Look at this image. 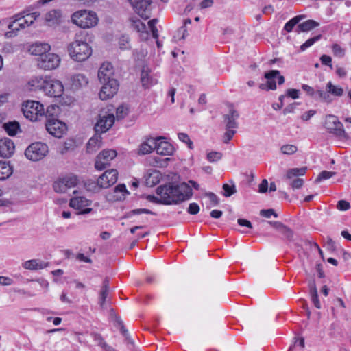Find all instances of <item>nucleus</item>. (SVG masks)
<instances>
[{
	"label": "nucleus",
	"mask_w": 351,
	"mask_h": 351,
	"mask_svg": "<svg viewBox=\"0 0 351 351\" xmlns=\"http://www.w3.org/2000/svg\"><path fill=\"white\" fill-rule=\"evenodd\" d=\"M49 265L48 263L38 259H31L23 263L22 266L25 269L38 270L43 269Z\"/></svg>",
	"instance_id": "obj_26"
},
{
	"label": "nucleus",
	"mask_w": 351,
	"mask_h": 351,
	"mask_svg": "<svg viewBox=\"0 0 351 351\" xmlns=\"http://www.w3.org/2000/svg\"><path fill=\"white\" fill-rule=\"evenodd\" d=\"M113 67L110 62H105L101 64L98 71V78L101 83L107 82L114 80L112 78Z\"/></svg>",
	"instance_id": "obj_20"
},
{
	"label": "nucleus",
	"mask_w": 351,
	"mask_h": 351,
	"mask_svg": "<svg viewBox=\"0 0 351 351\" xmlns=\"http://www.w3.org/2000/svg\"><path fill=\"white\" fill-rule=\"evenodd\" d=\"M156 193L159 196L157 202L163 204H176L183 202L182 195H177L173 193L172 183L158 187Z\"/></svg>",
	"instance_id": "obj_3"
},
{
	"label": "nucleus",
	"mask_w": 351,
	"mask_h": 351,
	"mask_svg": "<svg viewBox=\"0 0 351 351\" xmlns=\"http://www.w3.org/2000/svg\"><path fill=\"white\" fill-rule=\"evenodd\" d=\"M2 51L6 53H13L14 51V47L12 44L7 43L3 45Z\"/></svg>",
	"instance_id": "obj_63"
},
{
	"label": "nucleus",
	"mask_w": 351,
	"mask_h": 351,
	"mask_svg": "<svg viewBox=\"0 0 351 351\" xmlns=\"http://www.w3.org/2000/svg\"><path fill=\"white\" fill-rule=\"evenodd\" d=\"M14 145L12 140L8 138L0 139V156L10 157L14 151Z\"/></svg>",
	"instance_id": "obj_22"
},
{
	"label": "nucleus",
	"mask_w": 351,
	"mask_h": 351,
	"mask_svg": "<svg viewBox=\"0 0 351 351\" xmlns=\"http://www.w3.org/2000/svg\"><path fill=\"white\" fill-rule=\"evenodd\" d=\"M118 175L115 169L107 170L98 178V184L102 189H108L117 182Z\"/></svg>",
	"instance_id": "obj_15"
},
{
	"label": "nucleus",
	"mask_w": 351,
	"mask_h": 351,
	"mask_svg": "<svg viewBox=\"0 0 351 351\" xmlns=\"http://www.w3.org/2000/svg\"><path fill=\"white\" fill-rule=\"evenodd\" d=\"M343 94V89L339 86H335L329 82L326 86V91L317 90L319 100L322 102L330 104L332 101L330 95L341 97Z\"/></svg>",
	"instance_id": "obj_10"
},
{
	"label": "nucleus",
	"mask_w": 351,
	"mask_h": 351,
	"mask_svg": "<svg viewBox=\"0 0 351 351\" xmlns=\"http://www.w3.org/2000/svg\"><path fill=\"white\" fill-rule=\"evenodd\" d=\"M135 12L143 19H147L151 15L150 0H130Z\"/></svg>",
	"instance_id": "obj_13"
},
{
	"label": "nucleus",
	"mask_w": 351,
	"mask_h": 351,
	"mask_svg": "<svg viewBox=\"0 0 351 351\" xmlns=\"http://www.w3.org/2000/svg\"><path fill=\"white\" fill-rule=\"evenodd\" d=\"M128 114V108L125 106L121 105L119 106L116 110V117L117 119H121L127 116Z\"/></svg>",
	"instance_id": "obj_46"
},
{
	"label": "nucleus",
	"mask_w": 351,
	"mask_h": 351,
	"mask_svg": "<svg viewBox=\"0 0 351 351\" xmlns=\"http://www.w3.org/2000/svg\"><path fill=\"white\" fill-rule=\"evenodd\" d=\"M143 213L155 215L154 213H153L152 211H151L149 209L140 208V209H134V210H131L130 212H129L127 214V216L130 217L132 215H140V214H143Z\"/></svg>",
	"instance_id": "obj_55"
},
{
	"label": "nucleus",
	"mask_w": 351,
	"mask_h": 351,
	"mask_svg": "<svg viewBox=\"0 0 351 351\" xmlns=\"http://www.w3.org/2000/svg\"><path fill=\"white\" fill-rule=\"evenodd\" d=\"M280 233L283 234L288 241H291L293 240V232L287 226H285Z\"/></svg>",
	"instance_id": "obj_52"
},
{
	"label": "nucleus",
	"mask_w": 351,
	"mask_h": 351,
	"mask_svg": "<svg viewBox=\"0 0 351 351\" xmlns=\"http://www.w3.org/2000/svg\"><path fill=\"white\" fill-rule=\"evenodd\" d=\"M114 194L113 198L112 199L114 201H120L124 199L125 196L128 194L125 185L123 184H118L114 189Z\"/></svg>",
	"instance_id": "obj_34"
},
{
	"label": "nucleus",
	"mask_w": 351,
	"mask_h": 351,
	"mask_svg": "<svg viewBox=\"0 0 351 351\" xmlns=\"http://www.w3.org/2000/svg\"><path fill=\"white\" fill-rule=\"evenodd\" d=\"M258 191L260 193H264L267 191L268 189V182L266 179H263L261 184L258 186Z\"/></svg>",
	"instance_id": "obj_64"
},
{
	"label": "nucleus",
	"mask_w": 351,
	"mask_h": 351,
	"mask_svg": "<svg viewBox=\"0 0 351 351\" xmlns=\"http://www.w3.org/2000/svg\"><path fill=\"white\" fill-rule=\"evenodd\" d=\"M304 15H298L289 20L285 25L284 29L287 32H291L295 25H297L302 19H304Z\"/></svg>",
	"instance_id": "obj_37"
},
{
	"label": "nucleus",
	"mask_w": 351,
	"mask_h": 351,
	"mask_svg": "<svg viewBox=\"0 0 351 351\" xmlns=\"http://www.w3.org/2000/svg\"><path fill=\"white\" fill-rule=\"evenodd\" d=\"M264 76L267 80V89H276V84L273 80L275 77L278 78V83L279 85H281L285 82V77L280 75V72L278 70H271L266 72Z\"/></svg>",
	"instance_id": "obj_21"
},
{
	"label": "nucleus",
	"mask_w": 351,
	"mask_h": 351,
	"mask_svg": "<svg viewBox=\"0 0 351 351\" xmlns=\"http://www.w3.org/2000/svg\"><path fill=\"white\" fill-rule=\"evenodd\" d=\"M4 128L10 136H14L19 129V125L17 122H10L4 125Z\"/></svg>",
	"instance_id": "obj_39"
},
{
	"label": "nucleus",
	"mask_w": 351,
	"mask_h": 351,
	"mask_svg": "<svg viewBox=\"0 0 351 351\" xmlns=\"http://www.w3.org/2000/svg\"><path fill=\"white\" fill-rule=\"evenodd\" d=\"M239 112L234 108H230L229 113L224 115V121L226 122V128H234L238 127V123L237 121L239 118Z\"/></svg>",
	"instance_id": "obj_25"
},
{
	"label": "nucleus",
	"mask_w": 351,
	"mask_h": 351,
	"mask_svg": "<svg viewBox=\"0 0 351 351\" xmlns=\"http://www.w3.org/2000/svg\"><path fill=\"white\" fill-rule=\"evenodd\" d=\"M117 154L114 149H104L97 156L95 168L101 171L110 165V162L115 158Z\"/></svg>",
	"instance_id": "obj_11"
},
{
	"label": "nucleus",
	"mask_w": 351,
	"mask_h": 351,
	"mask_svg": "<svg viewBox=\"0 0 351 351\" xmlns=\"http://www.w3.org/2000/svg\"><path fill=\"white\" fill-rule=\"evenodd\" d=\"M332 51L335 56L341 58L344 56V50L337 44L332 45Z\"/></svg>",
	"instance_id": "obj_58"
},
{
	"label": "nucleus",
	"mask_w": 351,
	"mask_h": 351,
	"mask_svg": "<svg viewBox=\"0 0 351 351\" xmlns=\"http://www.w3.org/2000/svg\"><path fill=\"white\" fill-rule=\"evenodd\" d=\"M47 131L56 138H60L66 130V124L56 118H49L45 123Z\"/></svg>",
	"instance_id": "obj_12"
},
{
	"label": "nucleus",
	"mask_w": 351,
	"mask_h": 351,
	"mask_svg": "<svg viewBox=\"0 0 351 351\" xmlns=\"http://www.w3.org/2000/svg\"><path fill=\"white\" fill-rule=\"evenodd\" d=\"M325 128L327 131L341 140L349 139L348 134L343 129V124L338 120L335 115H327L326 117Z\"/></svg>",
	"instance_id": "obj_6"
},
{
	"label": "nucleus",
	"mask_w": 351,
	"mask_h": 351,
	"mask_svg": "<svg viewBox=\"0 0 351 351\" xmlns=\"http://www.w3.org/2000/svg\"><path fill=\"white\" fill-rule=\"evenodd\" d=\"M101 84L103 86L99 93V97L101 100L110 99L117 93L119 87V83L117 80H110Z\"/></svg>",
	"instance_id": "obj_16"
},
{
	"label": "nucleus",
	"mask_w": 351,
	"mask_h": 351,
	"mask_svg": "<svg viewBox=\"0 0 351 351\" xmlns=\"http://www.w3.org/2000/svg\"><path fill=\"white\" fill-rule=\"evenodd\" d=\"M280 150L284 154L291 155L298 151V147L294 145H285L281 147Z\"/></svg>",
	"instance_id": "obj_45"
},
{
	"label": "nucleus",
	"mask_w": 351,
	"mask_h": 351,
	"mask_svg": "<svg viewBox=\"0 0 351 351\" xmlns=\"http://www.w3.org/2000/svg\"><path fill=\"white\" fill-rule=\"evenodd\" d=\"M304 184V180L302 178H297L294 179L291 183L290 185L293 189H298L302 186Z\"/></svg>",
	"instance_id": "obj_60"
},
{
	"label": "nucleus",
	"mask_w": 351,
	"mask_h": 351,
	"mask_svg": "<svg viewBox=\"0 0 351 351\" xmlns=\"http://www.w3.org/2000/svg\"><path fill=\"white\" fill-rule=\"evenodd\" d=\"M85 186H86V190H88L89 191L94 192V193H97L100 191V189H102L98 184V179L97 180V182H94V181H91V180L88 181L85 184Z\"/></svg>",
	"instance_id": "obj_42"
},
{
	"label": "nucleus",
	"mask_w": 351,
	"mask_h": 351,
	"mask_svg": "<svg viewBox=\"0 0 351 351\" xmlns=\"http://www.w3.org/2000/svg\"><path fill=\"white\" fill-rule=\"evenodd\" d=\"M22 110L25 117L32 121H40L45 116L44 106L38 101H26Z\"/></svg>",
	"instance_id": "obj_5"
},
{
	"label": "nucleus",
	"mask_w": 351,
	"mask_h": 351,
	"mask_svg": "<svg viewBox=\"0 0 351 351\" xmlns=\"http://www.w3.org/2000/svg\"><path fill=\"white\" fill-rule=\"evenodd\" d=\"M222 157V154L218 152H211L207 154V159L210 162H217Z\"/></svg>",
	"instance_id": "obj_51"
},
{
	"label": "nucleus",
	"mask_w": 351,
	"mask_h": 351,
	"mask_svg": "<svg viewBox=\"0 0 351 351\" xmlns=\"http://www.w3.org/2000/svg\"><path fill=\"white\" fill-rule=\"evenodd\" d=\"M173 193L177 195H182L183 202L188 200L193 195L192 189L189 184L182 182L179 184L172 183Z\"/></svg>",
	"instance_id": "obj_19"
},
{
	"label": "nucleus",
	"mask_w": 351,
	"mask_h": 351,
	"mask_svg": "<svg viewBox=\"0 0 351 351\" xmlns=\"http://www.w3.org/2000/svg\"><path fill=\"white\" fill-rule=\"evenodd\" d=\"M302 89L310 97L315 99H319L318 95H317V90H315L313 87L307 85V84H302Z\"/></svg>",
	"instance_id": "obj_43"
},
{
	"label": "nucleus",
	"mask_w": 351,
	"mask_h": 351,
	"mask_svg": "<svg viewBox=\"0 0 351 351\" xmlns=\"http://www.w3.org/2000/svg\"><path fill=\"white\" fill-rule=\"evenodd\" d=\"M60 62L61 59L58 55L49 53L38 57L37 65L40 69L44 70H53L59 66Z\"/></svg>",
	"instance_id": "obj_9"
},
{
	"label": "nucleus",
	"mask_w": 351,
	"mask_h": 351,
	"mask_svg": "<svg viewBox=\"0 0 351 351\" xmlns=\"http://www.w3.org/2000/svg\"><path fill=\"white\" fill-rule=\"evenodd\" d=\"M223 189L224 191L223 195L225 197H230L237 192L235 186L234 184L230 186L228 184H224L223 185Z\"/></svg>",
	"instance_id": "obj_49"
},
{
	"label": "nucleus",
	"mask_w": 351,
	"mask_h": 351,
	"mask_svg": "<svg viewBox=\"0 0 351 351\" xmlns=\"http://www.w3.org/2000/svg\"><path fill=\"white\" fill-rule=\"evenodd\" d=\"M260 214L261 215L266 218H269L271 215H274L275 217H277V214L274 212L273 209L261 210Z\"/></svg>",
	"instance_id": "obj_62"
},
{
	"label": "nucleus",
	"mask_w": 351,
	"mask_h": 351,
	"mask_svg": "<svg viewBox=\"0 0 351 351\" xmlns=\"http://www.w3.org/2000/svg\"><path fill=\"white\" fill-rule=\"evenodd\" d=\"M307 168L306 167L301 168H293L290 169L287 171L286 178L291 179L293 177H297L299 176H304L306 173Z\"/></svg>",
	"instance_id": "obj_36"
},
{
	"label": "nucleus",
	"mask_w": 351,
	"mask_h": 351,
	"mask_svg": "<svg viewBox=\"0 0 351 351\" xmlns=\"http://www.w3.org/2000/svg\"><path fill=\"white\" fill-rule=\"evenodd\" d=\"M48 146L41 142L32 143L25 150L27 158L32 161H38L44 158L47 154Z\"/></svg>",
	"instance_id": "obj_7"
},
{
	"label": "nucleus",
	"mask_w": 351,
	"mask_h": 351,
	"mask_svg": "<svg viewBox=\"0 0 351 351\" xmlns=\"http://www.w3.org/2000/svg\"><path fill=\"white\" fill-rule=\"evenodd\" d=\"M114 122V116L113 114H100L95 125V132L97 133L106 132L112 126Z\"/></svg>",
	"instance_id": "obj_14"
},
{
	"label": "nucleus",
	"mask_w": 351,
	"mask_h": 351,
	"mask_svg": "<svg viewBox=\"0 0 351 351\" xmlns=\"http://www.w3.org/2000/svg\"><path fill=\"white\" fill-rule=\"evenodd\" d=\"M91 204V202L84 197L76 196L70 199L69 206L76 210H81L77 214H88L92 211V208L85 207L89 206Z\"/></svg>",
	"instance_id": "obj_17"
},
{
	"label": "nucleus",
	"mask_w": 351,
	"mask_h": 351,
	"mask_svg": "<svg viewBox=\"0 0 351 351\" xmlns=\"http://www.w3.org/2000/svg\"><path fill=\"white\" fill-rule=\"evenodd\" d=\"M158 20L156 19H154L152 20H150L148 22V25L152 32V36L154 38L157 39L158 37V29L156 27V24L157 23Z\"/></svg>",
	"instance_id": "obj_53"
},
{
	"label": "nucleus",
	"mask_w": 351,
	"mask_h": 351,
	"mask_svg": "<svg viewBox=\"0 0 351 351\" xmlns=\"http://www.w3.org/2000/svg\"><path fill=\"white\" fill-rule=\"evenodd\" d=\"M156 140L154 138H148L145 142L141 143L139 147V153L142 154H147L154 149Z\"/></svg>",
	"instance_id": "obj_31"
},
{
	"label": "nucleus",
	"mask_w": 351,
	"mask_h": 351,
	"mask_svg": "<svg viewBox=\"0 0 351 351\" xmlns=\"http://www.w3.org/2000/svg\"><path fill=\"white\" fill-rule=\"evenodd\" d=\"M199 211V206L196 203H191L188 208V213L191 215H196Z\"/></svg>",
	"instance_id": "obj_61"
},
{
	"label": "nucleus",
	"mask_w": 351,
	"mask_h": 351,
	"mask_svg": "<svg viewBox=\"0 0 351 351\" xmlns=\"http://www.w3.org/2000/svg\"><path fill=\"white\" fill-rule=\"evenodd\" d=\"M50 49L51 47L48 43H35L30 46L29 51L32 55L41 57L43 55H45Z\"/></svg>",
	"instance_id": "obj_24"
},
{
	"label": "nucleus",
	"mask_w": 351,
	"mask_h": 351,
	"mask_svg": "<svg viewBox=\"0 0 351 351\" xmlns=\"http://www.w3.org/2000/svg\"><path fill=\"white\" fill-rule=\"evenodd\" d=\"M40 16L38 12L27 14L23 16H16V19L8 25L10 32L5 34L7 37L12 36L13 32L21 29H25L32 25L34 21Z\"/></svg>",
	"instance_id": "obj_4"
},
{
	"label": "nucleus",
	"mask_w": 351,
	"mask_h": 351,
	"mask_svg": "<svg viewBox=\"0 0 351 351\" xmlns=\"http://www.w3.org/2000/svg\"><path fill=\"white\" fill-rule=\"evenodd\" d=\"M335 174L336 173L333 171H323L319 174L317 178H316L315 182H319L322 180L329 179Z\"/></svg>",
	"instance_id": "obj_48"
},
{
	"label": "nucleus",
	"mask_w": 351,
	"mask_h": 351,
	"mask_svg": "<svg viewBox=\"0 0 351 351\" xmlns=\"http://www.w3.org/2000/svg\"><path fill=\"white\" fill-rule=\"evenodd\" d=\"M178 138L179 139L184 142V143H186L188 145H189V147L190 149L192 148V145H193V143L192 141L190 140L189 136L185 134V133H179L178 134Z\"/></svg>",
	"instance_id": "obj_59"
},
{
	"label": "nucleus",
	"mask_w": 351,
	"mask_h": 351,
	"mask_svg": "<svg viewBox=\"0 0 351 351\" xmlns=\"http://www.w3.org/2000/svg\"><path fill=\"white\" fill-rule=\"evenodd\" d=\"M319 25V23L314 20H307L298 25L296 32L298 33L300 32H308L318 27Z\"/></svg>",
	"instance_id": "obj_33"
},
{
	"label": "nucleus",
	"mask_w": 351,
	"mask_h": 351,
	"mask_svg": "<svg viewBox=\"0 0 351 351\" xmlns=\"http://www.w3.org/2000/svg\"><path fill=\"white\" fill-rule=\"evenodd\" d=\"M156 145L154 149L158 154L162 156H170L173 153L174 148L171 143L162 141L161 137L155 138Z\"/></svg>",
	"instance_id": "obj_18"
},
{
	"label": "nucleus",
	"mask_w": 351,
	"mask_h": 351,
	"mask_svg": "<svg viewBox=\"0 0 351 351\" xmlns=\"http://www.w3.org/2000/svg\"><path fill=\"white\" fill-rule=\"evenodd\" d=\"M88 83V78L83 74H75L71 77V85L73 89L85 86Z\"/></svg>",
	"instance_id": "obj_27"
},
{
	"label": "nucleus",
	"mask_w": 351,
	"mask_h": 351,
	"mask_svg": "<svg viewBox=\"0 0 351 351\" xmlns=\"http://www.w3.org/2000/svg\"><path fill=\"white\" fill-rule=\"evenodd\" d=\"M226 131L223 135V142L224 143H228L229 141L233 138L236 134L234 128H226Z\"/></svg>",
	"instance_id": "obj_47"
},
{
	"label": "nucleus",
	"mask_w": 351,
	"mask_h": 351,
	"mask_svg": "<svg viewBox=\"0 0 351 351\" xmlns=\"http://www.w3.org/2000/svg\"><path fill=\"white\" fill-rule=\"evenodd\" d=\"M91 335L99 346L106 351H111V347L107 345L103 337L99 334L92 333Z\"/></svg>",
	"instance_id": "obj_40"
},
{
	"label": "nucleus",
	"mask_w": 351,
	"mask_h": 351,
	"mask_svg": "<svg viewBox=\"0 0 351 351\" xmlns=\"http://www.w3.org/2000/svg\"><path fill=\"white\" fill-rule=\"evenodd\" d=\"M75 35V40L67 46V51L70 58L75 62H84L92 54L91 47L86 42L77 38Z\"/></svg>",
	"instance_id": "obj_1"
},
{
	"label": "nucleus",
	"mask_w": 351,
	"mask_h": 351,
	"mask_svg": "<svg viewBox=\"0 0 351 351\" xmlns=\"http://www.w3.org/2000/svg\"><path fill=\"white\" fill-rule=\"evenodd\" d=\"M322 37L321 34L315 36L307 40L304 43L300 46L301 51H305L307 48L312 46L315 42L318 41Z\"/></svg>",
	"instance_id": "obj_44"
},
{
	"label": "nucleus",
	"mask_w": 351,
	"mask_h": 351,
	"mask_svg": "<svg viewBox=\"0 0 351 351\" xmlns=\"http://www.w3.org/2000/svg\"><path fill=\"white\" fill-rule=\"evenodd\" d=\"M101 146V137L99 135H95L89 139L86 144V152L93 154Z\"/></svg>",
	"instance_id": "obj_28"
},
{
	"label": "nucleus",
	"mask_w": 351,
	"mask_h": 351,
	"mask_svg": "<svg viewBox=\"0 0 351 351\" xmlns=\"http://www.w3.org/2000/svg\"><path fill=\"white\" fill-rule=\"evenodd\" d=\"M149 73L150 71L148 67H143L141 74V80L142 85L145 88H148L156 83V81L149 76Z\"/></svg>",
	"instance_id": "obj_29"
},
{
	"label": "nucleus",
	"mask_w": 351,
	"mask_h": 351,
	"mask_svg": "<svg viewBox=\"0 0 351 351\" xmlns=\"http://www.w3.org/2000/svg\"><path fill=\"white\" fill-rule=\"evenodd\" d=\"M62 14L59 10H52L48 12L45 16V21L48 26H56L61 22Z\"/></svg>",
	"instance_id": "obj_23"
},
{
	"label": "nucleus",
	"mask_w": 351,
	"mask_h": 351,
	"mask_svg": "<svg viewBox=\"0 0 351 351\" xmlns=\"http://www.w3.org/2000/svg\"><path fill=\"white\" fill-rule=\"evenodd\" d=\"M60 180L64 182V186H66L67 189L74 187L78 182L77 177L75 176H68Z\"/></svg>",
	"instance_id": "obj_38"
},
{
	"label": "nucleus",
	"mask_w": 351,
	"mask_h": 351,
	"mask_svg": "<svg viewBox=\"0 0 351 351\" xmlns=\"http://www.w3.org/2000/svg\"><path fill=\"white\" fill-rule=\"evenodd\" d=\"M191 23V20L190 19H186L184 21V25L182 26L178 30V34H181L180 39H184L185 36L187 35V30L186 28V25L188 24Z\"/></svg>",
	"instance_id": "obj_54"
},
{
	"label": "nucleus",
	"mask_w": 351,
	"mask_h": 351,
	"mask_svg": "<svg viewBox=\"0 0 351 351\" xmlns=\"http://www.w3.org/2000/svg\"><path fill=\"white\" fill-rule=\"evenodd\" d=\"M45 82V77L36 76L31 78L28 82V86L31 90H36L37 89L43 90Z\"/></svg>",
	"instance_id": "obj_32"
},
{
	"label": "nucleus",
	"mask_w": 351,
	"mask_h": 351,
	"mask_svg": "<svg viewBox=\"0 0 351 351\" xmlns=\"http://www.w3.org/2000/svg\"><path fill=\"white\" fill-rule=\"evenodd\" d=\"M12 168L9 162L0 161V180L8 179L12 174Z\"/></svg>",
	"instance_id": "obj_30"
},
{
	"label": "nucleus",
	"mask_w": 351,
	"mask_h": 351,
	"mask_svg": "<svg viewBox=\"0 0 351 351\" xmlns=\"http://www.w3.org/2000/svg\"><path fill=\"white\" fill-rule=\"evenodd\" d=\"M60 108L57 105H50L47 108L46 111H45V116L47 117V119L49 118H54V116L57 115L59 113Z\"/></svg>",
	"instance_id": "obj_41"
},
{
	"label": "nucleus",
	"mask_w": 351,
	"mask_h": 351,
	"mask_svg": "<svg viewBox=\"0 0 351 351\" xmlns=\"http://www.w3.org/2000/svg\"><path fill=\"white\" fill-rule=\"evenodd\" d=\"M71 21L79 27L87 29L97 25L98 17L95 12L82 10L76 11L72 14Z\"/></svg>",
	"instance_id": "obj_2"
},
{
	"label": "nucleus",
	"mask_w": 351,
	"mask_h": 351,
	"mask_svg": "<svg viewBox=\"0 0 351 351\" xmlns=\"http://www.w3.org/2000/svg\"><path fill=\"white\" fill-rule=\"evenodd\" d=\"M64 86L61 81L50 76H45L43 90L50 97H59L64 93Z\"/></svg>",
	"instance_id": "obj_8"
},
{
	"label": "nucleus",
	"mask_w": 351,
	"mask_h": 351,
	"mask_svg": "<svg viewBox=\"0 0 351 351\" xmlns=\"http://www.w3.org/2000/svg\"><path fill=\"white\" fill-rule=\"evenodd\" d=\"M53 187L56 192L58 193H65L68 189L66 186H64V182L61 180H59L54 182Z\"/></svg>",
	"instance_id": "obj_50"
},
{
	"label": "nucleus",
	"mask_w": 351,
	"mask_h": 351,
	"mask_svg": "<svg viewBox=\"0 0 351 351\" xmlns=\"http://www.w3.org/2000/svg\"><path fill=\"white\" fill-rule=\"evenodd\" d=\"M109 292V280L105 278L102 283L101 289L100 291L99 301L100 306L103 308L105 304L106 299L108 297Z\"/></svg>",
	"instance_id": "obj_35"
},
{
	"label": "nucleus",
	"mask_w": 351,
	"mask_h": 351,
	"mask_svg": "<svg viewBox=\"0 0 351 351\" xmlns=\"http://www.w3.org/2000/svg\"><path fill=\"white\" fill-rule=\"evenodd\" d=\"M350 204L346 200H339L337 204V208L341 211H346L350 209Z\"/></svg>",
	"instance_id": "obj_57"
},
{
	"label": "nucleus",
	"mask_w": 351,
	"mask_h": 351,
	"mask_svg": "<svg viewBox=\"0 0 351 351\" xmlns=\"http://www.w3.org/2000/svg\"><path fill=\"white\" fill-rule=\"evenodd\" d=\"M119 47L121 49H129V38L126 36H122L119 38Z\"/></svg>",
	"instance_id": "obj_56"
}]
</instances>
